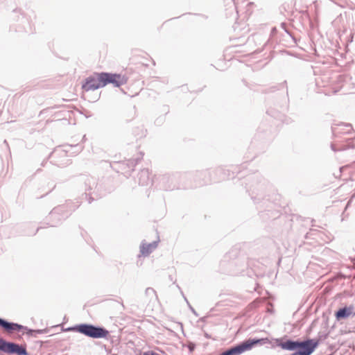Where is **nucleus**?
<instances>
[{
    "instance_id": "nucleus-3",
    "label": "nucleus",
    "mask_w": 355,
    "mask_h": 355,
    "mask_svg": "<svg viewBox=\"0 0 355 355\" xmlns=\"http://www.w3.org/2000/svg\"><path fill=\"white\" fill-rule=\"evenodd\" d=\"M268 340L267 338L261 339H249L245 342L236 345L225 352L220 355H239L245 351L250 350L254 345L257 344H262Z\"/></svg>"
},
{
    "instance_id": "nucleus-5",
    "label": "nucleus",
    "mask_w": 355,
    "mask_h": 355,
    "mask_svg": "<svg viewBox=\"0 0 355 355\" xmlns=\"http://www.w3.org/2000/svg\"><path fill=\"white\" fill-rule=\"evenodd\" d=\"M306 346L299 347L302 350L294 352L290 355H311L318 345V341L314 339H309L306 340Z\"/></svg>"
},
{
    "instance_id": "nucleus-10",
    "label": "nucleus",
    "mask_w": 355,
    "mask_h": 355,
    "mask_svg": "<svg viewBox=\"0 0 355 355\" xmlns=\"http://www.w3.org/2000/svg\"><path fill=\"white\" fill-rule=\"evenodd\" d=\"M143 355H160L153 351H148L143 354Z\"/></svg>"
},
{
    "instance_id": "nucleus-2",
    "label": "nucleus",
    "mask_w": 355,
    "mask_h": 355,
    "mask_svg": "<svg viewBox=\"0 0 355 355\" xmlns=\"http://www.w3.org/2000/svg\"><path fill=\"white\" fill-rule=\"evenodd\" d=\"M71 329L93 338H107L109 336V331L107 329L92 324H82L76 325Z\"/></svg>"
},
{
    "instance_id": "nucleus-1",
    "label": "nucleus",
    "mask_w": 355,
    "mask_h": 355,
    "mask_svg": "<svg viewBox=\"0 0 355 355\" xmlns=\"http://www.w3.org/2000/svg\"><path fill=\"white\" fill-rule=\"evenodd\" d=\"M127 78L121 74L111 73H95L85 79L82 85L83 92L95 90L110 83L114 87H120L127 83Z\"/></svg>"
},
{
    "instance_id": "nucleus-9",
    "label": "nucleus",
    "mask_w": 355,
    "mask_h": 355,
    "mask_svg": "<svg viewBox=\"0 0 355 355\" xmlns=\"http://www.w3.org/2000/svg\"><path fill=\"white\" fill-rule=\"evenodd\" d=\"M157 248V243H142L140 246V252L142 256L146 257L149 255Z\"/></svg>"
},
{
    "instance_id": "nucleus-7",
    "label": "nucleus",
    "mask_w": 355,
    "mask_h": 355,
    "mask_svg": "<svg viewBox=\"0 0 355 355\" xmlns=\"http://www.w3.org/2000/svg\"><path fill=\"white\" fill-rule=\"evenodd\" d=\"M352 315H355V313L354 312L353 306H349L348 307H344L343 309H340L335 313L336 318L338 320L348 318Z\"/></svg>"
},
{
    "instance_id": "nucleus-6",
    "label": "nucleus",
    "mask_w": 355,
    "mask_h": 355,
    "mask_svg": "<svg viewBox=\"0 0 355 355\" xmlns=\"http://www.w3.org/2000/svg\"><path fill=\"white\" fill-rule=\"evenodd\" d=\"M0 326L4 328L8 333L20 331L24 329V327L20 324L8 322L1 318H0Z\"/></svg>"
},
{
    "instance_id": "nucleus-4",
    "label": "nucleus",
    "mask_w": 355,
    "mask_h": 355,
    "mask_svg": "<svg viewBox=\"0 0 355 355\" xmlns=\"http://www.w3.org/2000/svg\"><path fill=\"white\" fill-rule=\"evenodd\" d=\"M0 350L8 354L26 355V348L13 343H8L0 338Z\"/></svg>"
},
{
    "instance_id": "nucleus-8",
    "label": "nucleus",
    "mask_w": 355,
    "mask_h": 355,
    "mask_svg": "<svg viewBox=\"0 0 355 355\" xmlns=\"http://www.w3.org/2000/svg\"><path fill=\"white\" fill-rule=\"evenodd\" d=\"M306 340L303 342L287 340L282 344V347L288 350H293L301 346H306Z\"/></svg>"
}]
</instances>
